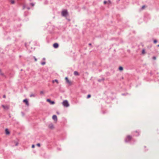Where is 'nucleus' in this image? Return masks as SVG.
I'll return each mask as SVG.
<instances>
[{
  "label": "nucleus",
  "instance_id": "nucleus-34",
  "mask_svg": "<svg viewBox=\"0 0 159 159\" xmlns=\"http://www.w3.org/2000/svg\"><path fill=\"white\" fill-rule=\"evenodd\" d=\"M41 93H43V91H41L40 92Z\"/></svg>",
  "mask_w": 159,
  "mask_h": 159
},
{
  "label": "nucleus",
  "instance_id": "nucleus-12",
  "mask_svg": "<svg viewBox=\"0 0 159 159\" xmlns=\"http://www.w3.org/2000/svg\"><path fill=\"white\" fill-rule=\"evenodd\" d=\"M52 82L53 83H54V82H55L57 84H59V82H58V80H53Z\"/></svg>",
  "mask_w": 159,
  "mask_h": 159
},
{
  "label": "nucleus",
  "instance_id": "nucleus-9",
  "mask_svg": "<svg viewBox=\"0 0 159 159\" xmlns=\"http://www.w3.org/2000/svg\"><path fill=\"white\" fill-rule=\"evenodd\" d=\"M47 101L49 102L51 104H54L55 103V102L54 101H51V100L49 99H47Z\"/></svg>",
  "mask_w": 159,
  "mask_h": 159
},
{
  "label": "nucleus",
  "instance_id": "nucleus-37",
  "mask_svg": "<svg viewBox=\"0 0 159 159\" xmlns=\"http://www.w3.org/2000/svg\"><path fill=\"white\" fill-rule=\"evenodd\" d=\"M157 47H159V45H157Z\"/></svg>",
  "mask_w": 159,
  "mask_h": 159
},
{
  "label": "nucleus",
  "instance_id": "nucleus-21",
  "mask_svg": "<svg viewBox=\"0 0 159 159\" xmlns=\"http://www.w3.org/2000/svg\"><path fill=\"white\" fill-rule=\"evenodd\" d=\"M0 75H4V74L2 72V71L0 72Z\"/></svg>",
  "mask_w": 159,
  "mask_h": 159
},
{
  "label": "nucleus",
  "instance_id": "nucleus-5",
  "mask_svg": "<svg viewBox=\"0 0 159 159\" xmlns=\"http://www.w3.org/2000/svg\"><path fill=\"white\" fill-rule=\"evenodd\" d=\"M52 119L54 121L55 123H56L57 121V116L55 115H54L52 116Z\"/></svg>",
  "mask_w": 159,
  "mask_h": 159
},
{
  "label": "nucleus",
  "instance_id": "nucleus-15",
  "mask_svg": "<svg viewBox=\"0 0 159 159\" xmlns=\"http://www.w3.org/2000/svg\"><path fill=\"white\" fill-rule=\"evenodd\" d=\"M74 75H79V73L76 71H75L74 72Z\"/></svg>",
  "mask_w": 159,
  "mask_h": 159
},
{
  "label": "nucleus",
  "instance_id": "nucleus-1",
  "mask_svg": "<svg viewBox=\"0 0 159 159\" xmlns=\"http://www.w3.org/2000/svg\"><path fill=\"white\" fill-rule=\"evenodd\" d=\"M61 15L63 16L66 17L68 15V12L66 10H64L61 12Z\"/></svg>",
  "mask_w": 159,
  "mask_h": 159
},
{
  "label": "nucleus",
  "instance_id": "nucleus-18",
  "mask_svg": "<svg viewBox=\"0 0 159 159\" xmlns=\"http://www.w3.org/2000/svg\"><path fill=\"white\" fill-rule=\"evenodd\" d=\"M91 96L90 94H88L87 96V98H89L91 97Z\"/></svg>",
  "mask_w": 159,
  "mask_h": 159
},
{
  "label": "nucleus",
  "instance_id": "nucleus-10",
  "mask_svg": "<svg viewBox=\"0 0 159 159\" xmlns=\"http://www.w3.org/2000/svg\"><path fill=\"white\" fill-rule=\"evenodd\" d=\"M58 44L57 43H55L53 45V46L55 48H57L58 47Z\"/></svg>",
  "mask_w": 159,
  "mask_h": 159
},
{
  "label": "nucleus",
  "instance_id": "nucleus-29",
  "mask_svg": "<svg viewBox=\"0 0 159 159\" xmlns=\"http://www.w3.org/2000/svg\"><path fill=\"white\" fill-rule=\"evenodd\" d=\"M34 147H35V146H34V145H32V148H34Z\"/></svg>",
  "mask_w": 159,
  "mask_h": 159
},
{
  "label": "nucleus",
  "instance_id": "nucleus-16",
  "mask_svg": "<svg viewBox=\"0 0 159 159\" xmlns=\"http://www.w3.org/2000/svg\"><path fill=\"white\" fill-rule=\"evenodd\" d=\"M119 69L120 70L122 71L123 70V68L121 66H120L119 68Z\"/></svg>",
  "mask_w": 159,
  "mask_h": 159
},
{
  "label": "nucleus",
  "instance_id": "nucleus-7",
  "mask_svg": "<svg viewBox=\"0 0 159 159\" xmlns=\"http://www.w3.org/2000/svg\"><path fill=\"white\" fill-rule=\"evenodd\" d=\"M131 138L132 137L130 135H128L126 138L125 141L126 142L129 141L131 139Z\"/></svg>",
  "mask_w": 159,
  "mask_h": 159
},
{
  "label": "nucleus",
  "instance_id": "nucleus-4",
  "mask_svg": "<svg viewBox=\"0 0 159 159\" xmlns=\"http://www.w3.org/2000/svg\"><path fill=\"white\" fill-rule=\"evenodd\" d=\"M2 107H3L4 110H7L9 108V106L8 105H2Z\"/></svg>",
  "mask_w": 159,
  "mask_h": 159
},
{
  "label": "nucleus",
  "instance_id": "nucleus-8",
  "mask_svg": "<svg viewBox=\"0 0 159 159\" xmlns=\"http://www.w3.org/2000/svg\"><path fill=\"white\" fill-rule=\"evenodd\" d=\"M23 102L25 103L26 105L27 106H29V102H28V100L27 99H24L23 100Z\"/></svg>",
  "mask_w": 159,
  "mask_h": 159
},
{
  "label": "nucleus",
  "instance_id": "nucleus-2",
  "mask_svg": "<svg viewBox=\"0 0 159 159\" xmlns=\"http://www.w3.org/2000/svg\"><path fill=\"white\" fill-rule=\"evenodd\" d=\"M63 105L65 107H68L69 105L67 101L65 100L63 101L62 102Z\"/></svg>",
  "mask_w": 159,
  "mask_h": 159
},
{
  "label": "nucleus",
  "instance_id": "nucleus-25",
  "mask_svg": "<svg viewBox=\"0 0 159 159\" xmlns=\"http://www.w3.org/2000/svg\"><path fill=\"white\" fill-rule=\"evenodd\" d=\"M103 3L104 4H106L107 3V2L105 1Z\"/></svg>",
  "mask_w": 159,
  "mask_h": 159
},
{
  "label": "nucleus",
  "instance_id": "nucleus-32",
  "mask_svg": "<svg viewBox=\"0 0 159 159\" xmlns=\"http://www.w3.org/2000/svg\"><path fill=\"white\" fill-rule=\"evenodd\" d=\"M25 8V6L24 5L23 6V9H24Z\"/></svg>",
  "mask_w": 159,
  "mask_h": 159
},
{
  "label": "nucleus",
  "instance_id": "nucleus-19",
  "mask_svg": "<svg viewBox=\"0 0 159 159\" xmlns=\"http://www.w3.org/2000/svg\"><path fill=\"white\" fill-rule=\"evenodd\" d=\"M146 6L145 5H143L142 7V9H143L146 7Z\"/></svg>",
  "mask_w": 159,
  "mask_h": 159
},
{
  "label": "nucleus",
  "instance_id": "nucleus-11",
  "mask_svg": "<svg viewBox=\"0 0 159 159\" xmlns=\"http://www.w3.org/2000/svg\"><path fill=\"white\" fill-rule=\"evenodd\" d=\"M5 133L6 134L9 135L10 134V132L8 129H5Z\"/></svg>",
  "mask_w": 159,
  "mask_h": 159
},
{
  "label": "nucleus",
  "instance_id": "nucleus-31",
  "mask_svg": "<svg viewBox=\"0 0 159 159\" xmlns=\"http://www.w3.org/2000/svg\"><path fill=\"white\" fill-rule=\"evenodd\" d=\"M3 98H6V95H4L3 96Z\"/></svg>",
  "mask_w": 159,
  "mask_h": 159
},
{
  "label": "nucleus",
  "instance_id": "nucleus-13",
  "mask_svg": "<svg viewBox=\"0 0 159 159\" xmlns=\"http://www.w3.org/2000/svg\"><path fill=\"white\" fill-rule=\"evenodd\" d=\"M35 96V93H31L30 95V97L31 98H32V97H34Z\"/></svg>",
  "mask_w": 159,
  "mask_h": 159
},
{
  "label": "nucleus",
  "instance_id": "nucleus-6",
  "mask_svg": "<svg viewBox=\"0 0 159 159\" xmlns=\"http://www.w3.org/2000/svg\"><path fill=\"white\" fill-rule=\"evenodd\" d=\"M48 128L50 129H53L54 128V125L53 124L51 123L48 125Z\"/></svg>",
  "mask_w": 159,
  "mask_h": 159
},
{
  "label": "nucleus",
  "instance_id": "nucleus-17",
  "mask_svg": "<svg viewBox=\"0 0 159 159\" xmlns=\"http://www.w3.org/2000/svg\"><path fill=\"white\" fill-rule=\"evenodd\" d=\"M142 53L143 54H144L146 53V52L145 51V50L144 49H143L142 51Z\"/></svg>",
  "mask_w": 159,
  "mask_h": 159
},
{
  "label": "nucleus",
  "instance_id": "nucleus-26",
  "mask_svg": "<svg viewBox=\"0 0 159 159\" xmlns=\"http://www.w3.org/2000/svg\"><path fill=\"white\" fill-rule=\"evenodd\" d=\"M30 4H31V6H33H33H34V3H31Z\"/></svg>",
  "mask_w": 159,
  "mask_h": 159
},
{
  "label": "nucleus",
  "instance_id": "nucleus-23",
  "mask_svg": "<svg viewBox=\"0 0 159 159\" xmlns=\"http://www.w3.org/2000/svg\"><path fill=\"white\" fill-rule=\"evenodd\" d=\"M107 3L110 4L111 3V2L110 0H108V1H107Z\"/></svg>",
  "mask_w": 159,
  "mask_h": 159
},
{
  "label": "nucleus",
  "instance_id": "nucleus-22",
  "mask_svg": "<svg viewBox=\"0 0 159 159\" xmlns=\"http://www.w3.org/2000/svg\"><path fill=\"white\" fill-rule=\"evenodd\" d=\"M0 75H4V74L2 72V71L0 72Z\"/></svg>",
  "mask_w": 159,
  "mask_h": 159
},
{
  "label": "nucleus",
  "instance_id": "nucleus-3",
  "mask_svg": "<svg viewBox=\"0 0 159 159\" xmlns=\"http://www.w3.org/2000/svg\"><path fill=\"white\" fill-rule=\"evenodd\" d=\"M65 79L66 80V83L70 85H71L72 84V82L69 80L67 77H66Z\"/></svg>",
  "mask_w": 159,
  "mask_h": 159
},
{
  "label": "nucleus",
  "instance_id": "nucleus-28",
  "mask_svg": "<svg viewBox=\"0 0 159 159\" xmlns=\"http://www.w3.org/2000/svg\"><path fill=\"white\" fill-rule=\"evenodd\" d=\"M45 64V62H42L41 63V64L42 65H44V64Z\"/></svg>",
  "mask_w": 159,
  "mask_h": 159
},
{
  "label": "nucleus",
  "instance_id": "nucleus-20",
  "mask_svg": "<svg viewBox=\"0 0 159 159\" xmlns=\"http://www.w3.org/2000/svg\"><path fill=\"white\" fill-rule=\"evenodd\" d=\"M37 145L39 147H40V144L39 143H37Z\"/></svg>",
  "mask_w": 159,
  "mask_h": 159
},
{
  "label": "nucleus",
  "instance_id": "nucleus-36",
  "mask_svg": "<svg viewBox=\"0 0 159 159\" xmlns=\"http://www.w3.org/2000/svg\"><path fill=\"white\" fill-rule=\"evenodd\" d=\"M1 70L0 69V72H1Z\"/></svg>",
  "mask_w": 159,
  "mask_h": 159
},
{
  "label": "nucleus",
  "instance_id": "nucleus-30",
  "mask_svg": "<svg viewBox=\"0 0 159 159\" xmlns=\"http://www.w3.org/2000/svg\"><path fill=\"white\" fill-rule=\"evenodd\" d=\"M34 60H35V61H37V59L35 57H34Z\"/></svg>",
  "mask_w": 159,
  "mask_h": 159
},
{
  "label": "nucleus",
  "instance_id": "nucleus-14",
  "mask_svg": "<svg viewBox=\"0 0 159 159\" xmlns=\"http://www.w3.org/2000/svg\"><path fill=\"white\" fill-rule=\"evenodd\" d=\"M10 2L11 4H14L15 1L14 0H10Z\"/></svg>",
  "mask_w": 159,
  "mask_h": 159
},
{
  "label": "nucleus",
  "instance_id": "nucleus-24",
  "mask_svg": "<svg viewBox=\"0 0 159 159\" xmlns=\"http://www.w3.org/2000/svg\"><path fill=\"white\" fill-rule=\"evenodd\" d=\"M157 40H154V43H157Z\"/></svg>",
  "mask_w": 159,
  "mask_h": 159
},
{
  "label": "nucleus",
  "instance_id": "nucleus-27",
  "mask_svg": "<svg viewBox=\"0 0 159 159\" xmlns=\"http://www.w3.org/2000/svg\"><path fill=\"white\" fill-rule=\"evenodd\" d=\"M153 59L154 60H155L156 59V57H153Z\"/></svg>",
  "mask_w": 159,
  "mask_h": 159
},
{
  "label": "nucleus",
  "instance_id": "nucleus-35",
  "mask_svg": "<svg viewBox=\"0 0 159 159\" xmlns=\"http://www.w3.org/2000/svg\"><path fill=\"white\" fill-rule=\"evenodd\" d=\"M89 45H91V44L90 43L89 44Z\"/></svg>",
  "mask_w": 159,
  "mask_h": 159
},
{
  "label": "nucleus",
  "instance_id": "nucleus-33",
  "mask_svg": "<svg viewBox=\"0 0 159 159\" xmlns=\"http://www.w3.org/2000/svg\"><path fill=\"white\" fill-rule=\"evenodd\" d=\"M18 143H16V146H17V145H18Z\"/></svg>",
  "mask_w": 159,
  "mask_h": 159
}]
</instances>
